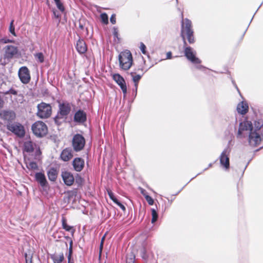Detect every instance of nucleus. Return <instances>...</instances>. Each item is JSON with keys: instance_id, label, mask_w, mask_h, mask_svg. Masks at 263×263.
<instances>
[{"instance_id": "19", "label": "nucleus", "mask_w": 263, "mask_h": 263, "mask_svg": "<svg viewBox=\"0 0 263 263\" xmlns=\"http://www.w3.org/2000/svg\"><path fill=\"white\" fill-rule=\"evenodd\" d=\"M58 107V111L60 112L61 115H66L67 116L71 111V105L68 102L59 103Z\"/></svg>"}, {"instance_id": "15", "label": "nucleus", "mask_w": 263, "mask_h": 263, "mask_svg": "<svg viewBox=\"0 0 263 263\" xmlns=\"http://www.w3.org/2000/svg\"><path fill=\"white\" fill-rule=\"evenodd\" d=\"M141 257L144 260V263H157L153 253L147 252L145 248L141 250Z\"/></svg>"}, {"instance_id": "21", "label": "nucleus", "mask_w": 263, "mask_h": 263, "mask_svg": "<svg viewBox=\"0 0 263 263\" xmlns=\"http://www.w3.org/2000/svg\"><path fill=\"white\" fill-rule=\"evenodd\" d=\"M73 157V152L71 148L67 147L64 149L61 154V159L67 162L70 160Z\"/></svg>"}, {"instance_id": "52", "label": "nucleus", "mask_w": 263, "mask_h": 263, "mask_svg": "<svg viewBox=\"0 0 263 263\" xmlns=\"http://www.w3.org/2000/svg\"><path fill=\"white\" fill-rule=\"evenodd\" d=\"M126 263H134V260L132 258H127Z\"/></svg>"}, {"instance_id": "8", "label": "nucleus", "mask_w": 263, "mask_h": 263, "mask_svg": "<svg viewBox=\"0 0 263 263\" xmlns=\"http://www.w3.org/2000/svg\"><path fill=\"white\" fill-rule=\"evenodd\" d=\"M7 129L19 138H23L25 135L24 127L18 122L7 125Z\"/></svg>"}, {"instance_id": "35", "label": "nucleus", "mask_w": 263, "mask_h": 263, "mask_svg": "<svg viewBox=\"0 0 263 263\" xmlns=\"http://www.w3.org/2000/svg\"><path fill=\"white\" fill-rule=\"evenodd\" d=\"M141 193L143 195H144L145 198L146 200L147 201V202H148V203L151 205H153L154 202L153 199L150 196H149L148 195H145L143 193V191H141Z\"/></svg>"}, {"instance_id": "38", "label": "nucleus", "mask_w": 263, "mask_h": 263, "mask_svg": "<svg viewBox=\"0 0 263 263\" xmlns=\"http://www.w3.org/2000/svg\"><path fill=\"white\" fill-rule=\"evenodd\" d=\"M57 8L61 11L64 12L65 10V8L62 4V3L60 1H58L55 3Z\"/></svg>"}, {"instance_id": "23", "label": "nucleus", "mask_w": 263, "mask_h": 263, "mask_svg": "<svg viewBox=\"0 0 263 263\" xmlns=\"http://www.w3.org/2000/svg\"><path fill=\"white\" fill-rule=\"evenodd\" d=\"M236 109L239 114L245 115L249 110L248 104L246 101H241L238 104Z\"/></svg>"}, {"instance_id": "31", "label": "nucleus", "mask_w": 263, "mask_h": 263, "mask_svg": "<svg viewBox=\"0 0 263 263\" xmlns=\"http://www.w3.org/2000/svg\"><path fill=\"white\" fill-rule=\"evenodd\" d=\"M72 244L73 242L72 239H70V241L69 242V248L68 250V254L67 256L68 260L73 259L72 258L73 250H72Z\"/></svg>"}, {"instance_id": "54", "label": "nucleus", "mask_w": 263, "mask_h": 263, "mask_svg": "<svg viewBox=\"0 0 263 263\" xmlns=\"http://www.w3.org/2000/svg\"><path fill=\"white\" fill-rule=\"evenodd\" d=\"M4 101L3 99L0 96V108H2L3 106Z\"/></svg>"}, {"instance_id": "59", "label": "nucleus", "mask_w": 263, "mask_h": 263, "mask_svg": "<svg viewBox=\"0 0 263 263\" xmlns=\"http://www.w3.org/2000/svg\"><path fill=\"white\" fill-rule=\"evenodd\" d=\"M103 246V242H101L100 247V250L102 249Z\"/></svg>"}, {"instance_id": "48", "label": "nucleus", "mask_w": 263, "mask_h": 263, "mask_svg": "<svg viewBox=\"0 0 263 263\" xmlns=\"http://www.w3.org/2000/svg\"><path fill=\"white\" fill-rule=\"evenodd\" d=\"M196 68L198 69H200V70H203V69H206V67H205L204 66L201 65H197L196 66Z\"/></svg>"}, {"instance_id": "51", "label": "nucleus", "mask_w": 263, "mask_h": 263, "mask_svg": "<svg viewBox=\"0 0 263 263\" xmlns=\"http://www.w3.org/2000/svg\"><path fill=\"white\" fill-rule=\"evenodd\" d=\"M111 200H112V201L117 204V203H118V202L120 201L115 196L112 198L111 199Z\"/></svg>"}, {"instance_id": "32", "label": "nucleus", "mask_w": 263, "mask_h": 263, "mask_svg": "<svg viewBox=\"0 0 263 263\" xmlns=\"http://www.w3.org/2000/svg\"><path fill=\"white\" fill-rule=\"evenodd\" d=\"M35 58L37 61L41 63H43L44 61V56L42 52L37 53L35 54Z\"/></svg>"}, {"instance_id": "20", "label": "nucleus", "mask_w": 263, "mask_h": 263, "mask_svg": "<svg viewBox=\"0 0 263 263\" xmlns=\"http://www.w3.org/2000/svg\"><path fill=\"white\" fill-rule=\"evenodd\" d=\"M76 48L78 52L81 54H84L87 51V47L86 43L84 40L81 39L80 36L77 42Z\"/></svg>"}, {"instance_id": "10", "label": "nucleus", "mask_w": 263, "mask_h": 263, "mask_svg": "<svg viewBox=\"0 0 263 263\" xmlns=\"http://www.w3.org/2000/svg\"><path fill=\"white\" fill-rule=\"evenodd\" d=\"M16 117L14 111L11 110H2L0 111V119L7 125L12 124Z\"/></svg>"}, {"instance_id": "37", "label": "nucleus", "mask_w": 263, "mask_h": 263, "mask_svg": "<svg viewBox=\"0 0 263 263\" xmlns=\"http://www.w3.org/2000/svg\"><path fill=\"white\" fill-rule=\"evenodd\" d=\"M75 180L76 183H77L79 185H81L83 182V178L79 174H77L75 177Z\"/></svg>"}, {"instance_id": "49", "label": "nucleus", "mask_w": 263, "mask_h": 263, "mask_svg": "<svg viewBox=\"0 0 263 263\" xmlns=\"http://www.w3.org/2000/svg\"><path fill=\"white\" fill-rule=\"evenodd\" d=\"M172 57V53L171 51L167 52L166 59H171Z\"/></svg>"}, {"instance_id": "39", "label": "nucleus", "mask_w": 263, "mask_h": 263, "mask_svg": "<svg viewBox=\"0 0 263 263\" xmlns=\"http://www.w3.org/2000/svg\"><path fill=\"white\" fill-rule=\"evenodd\" d=\"M113 36L114 40L117 38L118 41L120 40V38L119 37L118 30V28L116 27L113 28Z\"/></svg>"}, {"instance_id": "1", "label": "nucleus", "mask_w": 263, "mask_h": 263, "mask_svg": "<svg viewBox=\"0 0 263 263\" xmlns=\"http://www.w3.org/2000/svg\"><path fill=\"white\" fill-rule=\"evenodd\" d=\"M180 36L184 44H186V41L190 44H193L195 43L196 40L192 28V23L191 21L187 18H182V19Z\"/></svg>"}, {"instance_id": "4", "label": "nucleus", "mask_w": 263, "mask_h": 263, "mask_svg": "<svg viewBox=\"0 0 263 263\" xmlns=\"http://www.w3.org/2000/svg\"><path fill=\"white\" fill-rule=\"evenodd\" d=\"M31 129L33 133L37 137H43L48 133L47 125L42 121L35 122L32 125Z\"/></svg>"}, {"instance_id": "34", "label": "nucleus", "mask_w": 263, "mask_h": 263, "mask_svg": "<svg viewBox=\"0 0 263 263\" xmlns=\"http://www.w3.org/2000/svg\"><path fill=\"white\" fill-rule=\"evenodd\" d=\"M14 20H12L10 22V26H9V31L14 36H16V34L15 32V27L13 25Z\"/></svg>"}, {"instance_id": "29", "label": "nucleus", "mask_w": 263, "mask_h": 263, "mask_svg": "<svg viewBox=\"0 0 263 263\" xmlns=\"http://www.w3.org/2000/svg\"><path fill=\"white\" fill-rule=\"evenodd\" d=\"M151 211L152 216L151 222L152 223H155L158 220V214L156 210L154 209H152Z\"/></svg>"}, {"instance_id": "11", "label": "nucleus", "mask_w": 263, "mask_h": 263, "mask_svg": "<svg viewBox=\"0 0 263 263\" xmlns=\"http://www.w3.org/2000/svg\"><path fill=\"white\" fill-rule=\"evenodd\" d=\"M245 131H249V133L254 131L251 121L245 120L240 122L237 134V137L238 138H241L243 132Z\"/></svg>"}, {"instance_id": "44", "label": "nucleus", "mask_w": 263, "mask_h": 263, "mask_svg": "<svg viewBox=\"0 0 263 263\" xmlns=\"http://www.w3.org/2000/svg\"><path fill=\"white\" fill-rule=\"evenodd\" d=\"M110 21L112 24H115L116 23V15L112 14L110 18Z\"/></svg>"}, {"instance_id": "16", "label": "nucleus", "mask_w": 263, "mask_h": 263, "mask_svg": "<svg viewBox=\"0 0 263 263\" xmlns=\"http://www.w3.org/2000/svg\"><path fill=\"white\" fill-rule=\"evenodd\" d=\"M72 165L75 171L80 172L82 171L84 167L85 161L81 157H77L73 159L72 162Z\"/></svg>"}, {"instance_id": "18", "label": "nucleus", "mask_w": 263, "mask_h": 263, "mask_svg": "<svg viewBox=\"0 0 263 263\" xmlns=\"http://www.w3.org/2000/svg\"><path fill=\"white\" fill-rule=\"evenodd\" d=\"M61 176L64 183L67 186L72 185L74 181V178L73 175L68 171H63Z\"/></svg>"}, {"instance_id": "3", "label": "nucleus", "mask_w": 263, "mask_h": 263, "mask_svg": "<svg viewBox=\"0 0 263 263\" xmlns=\"http://www.w3.org/2000/svg\"><path fill=\"white\" fill-rule=\"evenodd\" d=\"M187 42L186 44L183 43L184 49V54L186 59L194 64H200L201 61L196 57V51L191 47L187 45Z\"/></svg>"}, {"instance_id": "58", "label": "nucleus", "mask_w": 263, "mask_h": 263, "mask_svg": "<svg viewBox=\"0 0 263 263\" xmlns=\"http://www.w3.org/2000/svg\"><path fill=\"white\" fill-rule=\"evenodd\" d=\"M67 263H74L73 259L68 260Z\"/></svg>"}, {"instance_id": "9", "label": "nucleus", "mask_w": 263, "mask_h": 263, "mask_svg": "<svg viewBox=\"0 0 263 263\" xmlns=\"http://www.w3.org/2000/svg\"><path fill=\"white\" fill-rule=\"evenodd\" d=\"M230 143L231 141H229L228 146L223 149L219 157L220 164L226 169L230 167L229 155L231 151V148L229 146Z\"/></svg>"}, {"instance_id": "60", "label": "nucleus", "mask_w": 263, "mask_h": 263, "mask_svg": "<svg viewBox=\"0 0 263 263\" xmlns=\"http://www.w3.org/2000/svg\"><path fill=\"white\" fill-rule=\"evenodd\" d=\"M262 4H263V2L261 3V4L258 7V9H257V10L256 11L255 13H254L255 14L256 13V12L258 11V10L259 9V8L261 7V6L262 5Z\"/></svg>"}, {"instance_id": "14", "label": "nucleus", "mask_w": 263, "mask_h": 263, "mask_svg": "<svg viewBox=\"0 0 263 263\" xmlns=\"http://www.w3.org/2000/svg\"><path fill=\"white\" fill-rule=\"evenodd\" d=\"M112 79L120 86L125 97L127 93V87L125 80L118 73L113 74Z\"/></svg>"}, {"instance_id": "43", "label": "nucleus", "mask_w": 263, "mask_h": 263, "mask_svg": "<svg viewBox=\"0 0 263 263\" xmlns=\"http://www.w3.org/2000/svg\"><path fill=\"white\" fill-rule=\"evenodd\" d=\"M12 94L13 95H16L17 94V91L13 89V88H10L8 91L6 92V94Z\"/></svg>"}, {"instance_id": "33", "label": "nucleus", "mask_w": 263, "mask_h": 263, "mask_svg": "<svg viewBox=\"0 0 263 263\" xmlns=\"http://www.w3.org/2000/svg\"><path fill=\"white\" fill-rule=\"evenodd\" d=\"M100 17L102 22L105 24H107L108 23V17L106 13H103L100 15Z\"/></svg>"}, {"instance_id": "25", "label": "nucleus", "mask_w": 263, "mask_h": 263, "mask_svg": "<svg viewBox=\"0 0 263 263\" xmlns=\"http://www.w3.org/2000/svg\"><path fill=\"white\" fill-rule=\"evenodd\" d=\"M23 149L24 152L28 153L33 152L34 148L32 142L30 140L25 141L23 144Z\"/></svg>"}, {"instance_id": "22", "label": "nucleus", "mask_w": 263, "mask_h": 263, "mask_svg": "<svg viewBox=\"0 0 263 263\" xmlns=\"http://www.w3.org/2000/svg\"><path fill=\"white\" fill-rule=\"evenodd\" d=\"M35 179L43 187H45L48 185V182L45 175L43 173H36L35 174Z\"/></svg>"}, {"instance_id": "28", "label": "nucleus", "mask_w": 263, "mask_h": 263, "mask_svg": "<svg viewBox=\"0 0 263 263\" xmlns=\"http://www.w3.org/2000/svg\"><path fill=\"white\" fill-rule=\"evenodd\" d=\"M62 224L63 229L65 230V231L70 232L71 230H72V234L73 235L74 234L75 230L72 229V227L68 226L67 224L66 219L64 217H62Z\"/></svg>"}, {"instance_id": "12", "label": "nucleus", "mask_w": 263, "mask_h": 263, "mask_svg": "<svg viewBox=\"0 0 263 263\" xmlns=\"http://www.w3.org/2000/svg\"><path fill=\"white\" fill-rule=\"evenodd\" d=\"M18 76L21 82L24 84L29 83L31 80L29 70L26 66H22L19 69Z\"/></svg>"}, {"instance_id": "57", "label": "nucleus", "mask_w": 263, "mask_h": 263, "mask_svg": "<svg viewBox=\"0 0 263 263\" xmlns=\"http://www.w3.org/2000/svg\"><path fill=\"white\" fill-rule=\"evenodd\" d=\"M262 148H263V146H261V147H260V148H258V149H257L255 150L254 153H256V152H258L259 151H260V150L261 149H262Z\"/></svg>"}, {"instance_id": "45", "label": "nucleus", "mask_w": 263, "mask_h": 263, "mask_svg": "<svg viewBox=\"0 0 263 263\" xmlns=\"http://www.w3.org/2000/svg\"><path fill=\"white\" fill-rule=\"evenodd\" d=\"M117 205L119 206L123 211H125V206L120 201L118 202V203H117Z\"/></svg>"}, {"instance_id": "30", "label": "nucleus", "mask_w": 263, "mask_h": 263, "mask_svg": "<svg viewBox=\"0 0 263 263\" xmlns=\"http://www.w3.org/2000/svg\"><path fill=\"white\" fill-rule=\"evenodd\" d=\"M136 74V71H132L130 73V74L133 77V81L134 83H138L140 80L141 79L142 75L137 74L134 76Z\"/></svg>"}, {"instance_id": "17", "label": "nucleus", "mask_w": 263, "mask_h": 263, "mask_svg": "<svg viewBox=\"0 0 263 263\" xmlns=\"http://www.w3.org/2000/svg\"><path fill=\"white\" fill-rule=\"evenodd\" d=\"M18 52L17 47L12 45H7L6 47L4 57L5 59H11Z\"/></svg>"}, {"instance_id": "6", "label": "nucleus", "mask_w": 263, "mask_h": 263, "mask_svg": "<svg viewBox=\"0 0 263 263\" xmlns=\"http://www.w3.org/2000/svg\"><path fill=\"white\" fill-rule=\"evenodd\" d=\"M256 126V129L253 132H250L248 138V143L250 146L256 147L258 146L263 140L259 134L257 132V130H259L261 125L259 124Z\"/></svg>"}, {"instance_id": "47", "label": "nucleus", "mask_w": 263, "mask_h": 263, "mask_svg": "<svg viewBox=\"0 0 263 263\" xmlns=\"http://www.w3.org/2000/svg\"><path fill=\"white\" fill-rule=\"evenodd\" d=\"M79 27L81 29V30H85L87 32V33H88V29L87 28H84V25L81 23H79Z\"/></svg>"}, {"instance_id": "5", "label": "nucleus", "mask_w": 263, "mask_h": 263, "mask_svg": "<svg viewBox=\"0 0 263 263\" xmlns=\"http://www.w3.org/2000/svg\"><path fill=\"white\" fill-rule=\"evenodd\" d=\"M37 108L36 115L40 118L47 119L50 116L52 111L50 104L42 102L37 105Z\"/></svg>"}, {"instance_id": "56", "label": "nucleus", "mask_w": 263, "mask_h": 263, "mask_svg": "<svg viewBox=\"0 0 263 263\" xmlns=\"http://www.w3.org/2000/svg\"><path fill=\"white\" fill-rule=\"evenodd\" d=\"M212 166V163H210L209 164V166L208 167L204 168L203 171L204 172V171L207 170L209 167H211Z\"/></svg>"}, {"instance_id": "24", "label": "nucleus", "mask_w": 263, "mask_h": 263, "mask_svg": "<svg viewBox=\"0 0 263 263\" xmlns=\"http://www.w3.org/2000/svg\"><path fill=\"white\" fill-rule=\"evenodd\" d=\"M47 176L49 180L51 181L54 182L57 179L58 172L55 167H50L47 171Z\"/></svg>"}, {"instance_id": "61", "label": "nucleus", "mask_w": 263, "mask_h": 263, "mask_svg": "<svg viewBox=\"0 0 263 263\" xmlns=\"http://www.w3.org/2000/svg\"><path fill=\"white\" fill-rule=\"evenodd\" d=\"M65 238L67 239V240H69L70 241V239H71L69 236H66L65 237Z\"/></svg>"}, {"instance_id": "62", "label": "nucleus", "mask_w": 263, "mask_h": 263, "mask_svg": "<svg viewBox=\"0 0 263 263\" xmlns=\"http://www.w3.org/2000/svg\"><path fill=\"white\" fill-rule=\"evenodd\" d=\"M105 235L102 238V239H101V242H104V239H105Z\"/></svg>"}, {"instance_id": "27", "label": "nucleus", "mask_w": 263, "mask_h": 263, "mask_svg": "<svg viewBox=\"0 0 263 263\" xmlns=\"http://www.w3.org/2000/svg\"><path fill=\"white\" fill-rule=\"evenodd\" d=\"M50 258L53 260V263H61L65 258L63 253H61L59 255L57 254H51Z\"/></svg>"}, {"instance_id": "41", "label": "nucleus", "mask_w": 263, "mask_h": 263, "mask_svg": "<svg viewBox=\"0 0 263 263\" xmlns=\"http://www.w3.org/2000/svg\"><path fill=\"white\" fill-rule=\"evenodd\" d=\"M53 14L54 17L59 19V22H60L61 14L55 9L52 10Z\"/></svg>"}, {"instance_id": "55", "label": "nucleus", "mask_w": 263, "mask_h": 263, "mask_svg": "<svg viewBox=\"0 0 263 263\" xmlns=\"http://www.w3.org/2000/svg\"><path fill=\"white\" fill-rule=\"evenodd\" d=\"M138 86V83H134V87H135V88H136V95H137V92Z\"/></svg>"}, {"instance_id": "63", "label": "nucleus", "mask_w": 263, "mask_h": 263, "mask_svg": "<svg viewBox=\"0 0 263 263\" xmlns=\"http://www.w3.org/2000/svg\"><path fill=\"white\" fill-rule=\"evenodd\" d=\"M250 161L247 163V164H246V166H245V169L247 168V167L248 166V165L249 163H250Z\"/></svg>"}, {"instance_id": "36", "label": "nucleus", "mask_w": 263, "mask_h": 263, "mask_svg": "<svg viewBox=\"0 0 263 263\" xmlns=\"http://www.w3.org/2000/svg\"><path fill=\"white\" fill-rule=\"evenodd\" d=\"M28 168L29 169H32V170H37L38 169V165L37 163L34 161H31L29 163L28 165Z\"/></svg>"}, {"instance_id": "50", "label": "nucleus", "mask_w": 263, "mask_h": 263, "mask_svg": "<svg viewBox=\"0 0 263 263\" xmlns=\"http://www.w3.org/2000/svg\"><path fill=\"white\" fill-rule=\"evenodd\" d=\"M2 41L4 43H10L12 42V41L9 39H2Z\"/></svg>"}, {"instance_id": "2", "label": "nucleus", "mask_w": 263, "mask_h": 263, "mask_svg": "<svg viewBox=\"0 0 263 263\" xmlns=\"http://www.w3.org/2000/svg\"><path fill=\"white\" fill-rule=\"evenodd\" d=\"M119 61L120 67L125 70L129 69L133 64V57L128 50L122 51L119 55Z\"/></svg>"}, {"instance_id": "26", "label": "nucleus", "mask_w": 263, "mask_h": 263, "mask_svg": "<svg viewBox=\"0 0 263 263\" xmlns=\"http://www.w3.org/2000/svg\"><path fill=\"white\" fill-rule=\"evenodd\" d=\"M67 118V116L66 115H61L60 114V112L58 111L57 115L54 118V121L58 126L61 125L63 122H65L66 119Z\"/></svg>"}, {"instance_id": "40", "label": "nucleus", "mask_w": 263, "mask_h": 263, "mask_svg": "<svg viewBox=\"0 0 263 263\" xmlns=\"http://www.w3.org/2000/svg\"><path fill=\"white\" fill-rule=\"evenodd\" d=\"M140 50L143 54H146V47L143 43H142V42L140 43Z\"/></svg>"}, {"instance_id": "53", "label": "nucleus", "mask_w": 263, "mask_h": 263, "mask_svg": "<svg viewBox=\"0 0 263 263\" xmlns=\"http://www.w3.org/2000/svg\"><path fill=\"white\" fill-rule=\"evenodd\" d=\"M232 83H233L234 86H235V87L236 88L238 93L240 94V90H239V88H238L237 85L236 84L235 82L234 81H232Z\"/></svg>"}, {"instance_id": "7", "label": "nucleus", "mask_w": 263, "mask_h": 263, "mask_svg": "<svg viewBox=\"0 0 263 263\" xmlns=\"http://www.w3.org/2000/svg\"><path fill=\"white\" fill-rule=\"evenodd\" d=\"M85 143V139L82 135L77 134L73 136L72 140V146L75 152H79L82 150L84 147Z\"/></svg>"}, {"instance_id": "64", "label": "nucleus", "mask_w": 263, "mask_h": 263, "mask_svg": "<svg viewBox=\"0 0 263 263\" xmlns=\"http://www.w3.org/2000/svg\"><path fill=\"white\" fill-rule=\"evenodd\" d=\"M133 90V92H136V88H134Z\"/></svg>"}, {"instance_id": "46", "label": "nucleus", "mask_w": 263, "mask_h": 263, "mask_svg": "<svg viewBox=\"0 0 263 263\" xmlns=\"http://www.w3.org/2000/svg\"><path fill=\"white\" fill-rule=\"evenodd\" d=\"M107 193L110 199L115 196L114 193L110 190H107Z\"/></svg>"}, {"instance_id": "13", "label": "nucleus", "mask_w": 263, "mask_h": 263, "mask_svg": "<svg viewBox=\"0 0 263 263\" xmlns=\"http://www.w3.org/2000/svg\"><path fill=\"white\" fill-rule=\"evenodd\" d=\"M87 121V114L82 109L78 110L73 116V121L78 124H83Z\"/></svg>"}, {"instance_id": "42", "label": "nucleus", "mask_w": 263, "mask_h": 263, "mask_svg": "<svg viewBox=\"0 0 263 263\" xmlns=\"http://www.w3.org/2000/svg\"><path fill=\"white\" fill-rule=\"evenodd\" d=\"M24 256L25 257L26 263H33L32 256H31L30 257H28L27 254L26 253H25Z\"/></svg>"}]
</instances>
